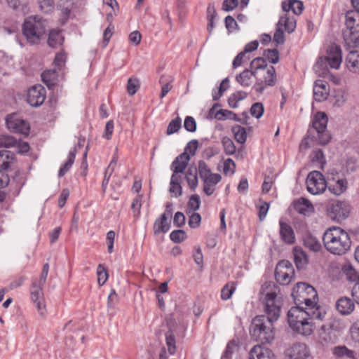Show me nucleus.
<instances>
[{
	"instance_id": "42",
	"label": "nucleus",
	"mask_w": 359,
	"mask_h": 359,
	"mask_svg": "<svg viewBox=\"0 0 359 359\" xmlns=\"http://www.w3.org/2000/svg\"><path fill=\"white\" fill-rule=\"evenodd\" d=\"M247 97V93L243 91H236L233 93L229 98V104L232 108L238 107L237 103L244 100Z\"/></svg>"
},
{
	"instance_id": "63",
	"label": "nucleus",
	"mask_w": 359,
	"mask_h": 359,
	"mask_svg": "<svg viewBox=\"0 0 359 359\" xmlns=\"http://www.w3.org/2000/svg\"><path fill=\"white\" fill-rule=\"evenodd\" d=\"M115 236H116V234L114 231H109L107 233L106 241H107V250H108L109 253H111L113 252Z\"/></svg>"
},
{
	"instance_id": "47",
	"label": "nucleus",
	"mask_w": 359,
	"mask_h": 359,
	"mask_svg": "<svg viewBox=\"0 0 359 359\" xmlns=\"http://www.w3.org/2000/svg\"><path fill=\"white\" fill-rule=\"evenodd\" d=\"M329 327L334 331H340L345 328L346 325L343 320L337 317L331 318L329 323Z\"/></svg>"
},
{
	"instance_id": "61",
	"label": "nucleus",
	"mask_w": 359,
	"mask_h": 359,
	"mask_svg": "<svg viewBox=\"0 0 359 359\" xmlns=\"http://www.w3.org/2000/svg\"><path fill=\"white\" fill-rule=\"evenodd\" d=\"M67 55L64 52L58 53L55 55V58L54 60L55 66L57 67L58 69H60L66 62Z\"/></svg>"
},
{
	"instance_id": "36",
	"label": "nucleus",
	"mask_w": 359,
	"mask_h": 359,
	"mask_svg": "<svg viewBox=\"0 0 359 359\" xmlns=\"http://www.w3.org/2000/svg\"><path fill=\"white\" fill-rule=\"evenodd\" d=\"M198 170L199 176L203 182L210 179L214 175H220L219 174L212 173L208 164L203 161H199Z\"/></svg>"
},
{
	"instance_id": "62",
	"label": "nucleus",
	"mask_w": 359,
	"mask_h": 359,
	"mask_svg": "<svg viewBox=\"0 0 359 359\" xmlns=\"http://www.w3.org/2000/svg\"><path fill=\"white\" fill-rule=\"evenodd\" d=\"M249 60V57H246V54L243 51L238 53L233 61V67L234 69L240 67L244 62Z\"/></svg>"
},
{
	"instance_id": "39",
	"label": "nucleus",
	"mask_w": 359,
	"mask_h": 359,
	"mask_svg": "<svg viewBox=\"0 0 359 359\" xmlns=\"http://www.w3.org/2000/svg\"><path fill=\"white\" fill-rule=\"evenodd\" d=\"M310 157L312 163L316 164V166L317 168L323 169L325 164V158L320 149L313 151Z\"/></svg>"
},
{
	"instance_id": "34",
	"label": "nucleus",
	"mask_w": 359,
	"mask_h": 359,
	"mask_svg": "<svg viewBox=\"0 0 359 359\" xmlns=\"http://www.w3.org/2000/svg\"><path fill=\"white\" fill-rule=\"evenodd\" d=\"M252 76L255 77L256 75L248 69H246L236 76V80L241 86L248 87L252 83Z\"/></svg>"
},
{
	"instance_id": "9",
	"label": "nucleus",
	"mask_w": 359,
	"mask_h": 359,
	"mask_svg": "<svg viewBox=\"0 0 359 359\" xmlns=\"http://www.w3.org/2000/svg\"><path fill=\"white\" fill-rule=\"evenodd\" d=\"M294 275V269L291 263L287 260L278 262L275 271V277L277 282L282 285L290 283Z\"/></svg>"
},
{
	"instance_id": "46",
	"label": "nucleus",
	"mask_w": 359,
	"mask_h": 359,
	"mask_svg": "<svg viewBox=\"0 0 359 359\" xmlns=\"http://www.w3.org/2000/svg\"><path fill=\"white\" fill-rule=\"evenodd\" d=\"M343 270L348 280L355 281L359 279V273L351 264H346L344 266Z\"/></svg>"
},
{
	"instance_id": "6",
	"label": "nucleus",
	"mask_w": 359,
	"mask_h": 359,
	"mask_svg": "<svg viewBox=\"0 0 359 359\" xmlns=\"http://www.w3.org/2000/svg\"><path fill=\"white\" fill-rule=\"evenodd\" d=\"M341 62V50L339 46L333 44L329 48L327 56L318 58L313 69L318 72L320 69L326 68L328 65L331 68L337 69L339 68Z\"/></svg>"
},
{
	"instance_id": "38",
	"label": "nucleus",
	"mask_w": 359,
	"mask_h": 359,
	"mask_svg": "<svg viewBox=\"0 0 359 359\" xmlns=\"http://www.w3.org/2000/svg\"><path fill=\"white\" fill-rule=\"evenodd\" d=\"M13 160V154L9 151H0V172L6 170L12 163Z\"/></svg>"
},
{
	"instance_id": "51",
	"label": "nucleus",
	"mask_w": 359,
	"mask_h": 359,
	"mask_svg": "<svg viewBox=\"0 0 359 359\" xmlns=\"http://www.w3.org/2000/svg\"><path fill=\"white\" fill-rule=\"evenodd\" d=\"M38 4L40 9L46 13L51 12L54 8L53 0H38Z\"/></svg>"
},
{
	"instance_id": "15",
	"label": "nucleus",
	"mask_w": 359,
	"mask_h": 359,
	"mask_svg": "<svg viewBox=\"0 0 359 359\" xmlns=\"http://www.w3.org/2000/svg\"><path fill=\"white\" fill-rule=\"evenodd\" d=\"M276 83V72L273 67L267 68L264 74V79L261 82H257L255 88L257 92L262 93L266 86H273Z\"/></svg>"
},
{
	"instance_id": "32",
	"label": "nucleus",
	"mask_w": 359,
	"mask_h": 359,
	"mask_svg": "<svg viewBox=\"0 0 359 359\" xmlns=\"http://www.w3.org/2000/svg\"><path fill=\"white\" fill-rule=\"evenodd\" d=\"M42 81L48 88L55 86L58 80V74L56 69H48L41 74Z\"/></svg>"
},
{
	"instance_id": "44",
	"label": "nucleus",
	"mask_w": 359,
	"mask_h": 359,
	"mask_svg": "<svg viewBox=\"0 0 359 359\" xmlns=\"http://www.w3.org/2000/svg\"><path fill=\"white\" fill-rule=\"evenodd\" d=\"M18 144L15 137L11 135H0V147H13Z\"/></svg>"
},
{
	"instance_id": "18",
	"label": "nucleus",
	"mask_w": 359,
	"mask_h": 359,
	"mask_svg": "<svg viewBox=\"0 0 359 359\" xmlns=\"http://www.w3.org/2000/svg\"><path fill=\"white\" fill-rule=\"evenodd\" d=\"M189 161V154L184 152L179 155L172 163L170 169L173 172L172 175H179L182 173Z\"/></svg>"
},
{
	"instance_id": "22",
	"label": "nucleus",
	"mask_w": 359,
	"mask_h": 359,
	"mask_svg": "<svg viewBox=\"0 0 359 359\" xmlns=\"http://www.w3.org/2000/svg\"><path fill=\"white\" fill-rule=\"evenodd\" d=\"M337 310L342 315H350L355 309L354 302L348 297H343L336 302Z\"/></svg>"
},
{
	"instance_id": "12",
	"label": "nucleus",
	"mask_w": 359,
	"mask_h": 359,
	"mask_svg": "<svg viewBox=\"0 0 359 359\" xmlns=\"http://www.w3.org/2000/svg\"><path fill=\"white\" fill-rule=\"evenodd\" d=\"M31 299L34 304L39 314L44 318L46 316L47 310L42 291V286L38 285L36 281H33L30 290Z\"/></svg>"
},
{
	"instance_id": "40",
	"label": "nucleus",
	"mask_w": 359,
	"mask_h": 359,
	"mask_svg": "<svg viewBox=\"0 0 359 359\" xmlns=\"http://www.w3.org/2000/svg\"><path fill=\"white\" fill-rule=\"evenodd\" d=\"M235 140L241 144H244L247 140V133L245 129L241 126L236 125L232 127Z\"/></svg>"
},
{
	"instance_id": "20",
	"label": "nucleus",
	"mask_w": 359,
	"mask_h": 359,
	"mask_svg": "<svg viewBox=\"0 0 359 359\" xmlns=\"http://www.w3.org/2000/svg\"><path fill=\"white\" fill-rule=\"evenodd\" d=\"M279 225L281 239L287 244H293L295 242V235L291 226L283 220L279 221Z\"/></svg>"
},
{
	"instance_id": "45",
	"label": "nucleus",
	"mask_w": 359,
	"mask_h": 359,
	"mask_svg": "<svg viewBox=\"0 0 359 359\" xmlns=\"http://www.w3.org/2000/svg\"><path fill=\"white\" fill-rule=\"evenodd\" d=\"M222 144L224 147V151L227 155H233L236 152V146L233 141L227 137H224L222 140Z\"/></svg>"
},
{
	"instance_id": "53",
	"label": "nucleus",
	"mask_w": 359,
	"mask_h": 359,
	"mask_svg": "<svg viewBox=\"0 0 359 359\" xmlns=\"http://www.w3.org/2000/svg\"><path fill=\"white\" fill-rule=\"evenodd\" d=\"M97 281L100 285H103L108 278V274L104 267L99 264L97 269Z\"/></svg>"
},
{
	"instance_id": "59",
	"label": "nucleus",
	"mask_w": 359,
	"mask_h": 359,
	"mask_svg": "<svg viewBox=\"0 0 359 359\" xmlns=\"http://www.w3.org/2000/svg\"><path fill=\"white\" fill-rule=\"evenodd\" d=\"M334 353L336 355L339 356H347L350 358H354V353L353 351L348 349L345 346H340L335 348Z\"/></svg>"
},
{
	"instance_id": "37",
	"label": "nucleus",
	"mask_w": 359,
	"mask_h": 359,
	"mask_svg": "<svg viewBox=\"0 0 359 359\" xmlns=\"http://www.w3.org/2000/svg\"><path fill=\"white\" fill-rule=\"evenodd\" d=\"M64 37L60 31L52 30L50 32L48 39V43L49 46L52 48H57L62 45Z\"/></svg>"
},
{
	"instance_id": "64",
	"label": "nucleus",
	"mask_w": 359,
	"mask_h": 359,
	"mask_svg": "<svg viewBox=\"0 0 359 359\" xmlns=\"http://www.w3.org/2000/svg\"><path fill=\"white\" fill-rule=\"evenodd\" d=\"M238 5V0H224L222 4V9L229 12L236 8Z\"/></svg>"
},
{
	"instance_id": "49",
	"label": "nucleus",
	"mask_w": 359,
	"mask_h": 359,
	"mask_svg": "<svg viewBox=\"0 0 359 359\" xmlns=\"http://www.w3.org/2000/svg\"><path fill=\"white\" fill-rule=\"evenodd\" d=\"M170 238L173 242L179 243L187 238V234L183 230H175L170 233Z\"/></svg>"
},
{
	"instance_id": "55",
	"label": "nucleus",
	"mask_w": 359,
	"mask_h": 359,
	"mask_svg": "<svg viewBox=\"0 0 359 359\" xmlns=\"http://www.w3.org/2000/svg\"><path fill=\"white\" fill-rule=\"evenodd\" d=\"M236 164L231 158H227L224 162L223 172L227 175H233L235 172Z\"/></svg>"
},
{
	"instance_id": "28",
	"label": "nucleus",
	"mask_w": 359,
	"mask_h": 359,
	"mask_svg": "<svg viewBox=\"0 0 359 359\" xmlns=\"http://www.w3.org/2000/svg\"><path fill=\"white\" fill-rule=\"evenodd\" d=\"M218 107V104H215L212 108L210 109L208 113V116L211 118H217L218 120H223L226 118H233L231 116H236V114L233 113L231 111L220 109L215 111L216 107Z\"/></svg>"
},
{
	"instance_id": "48",
	"label": "nucleus",
	"mask_w": 359,
	"mask_h": 359,
	"mask_svg": "<svg viewBox=\"0 0 359 359\" xmlns=\"http://www.w3.org/2000/svg\"><path fill=\"white\" fill-rule=\"evenodd\" d=\"M181 126L182 120L180 118L177 117L172 120L167 128V135H170L175 133H177L180 129Z\"/></svg>"
},
{
	"instance_id": "19",
	"label": "nucleus",
	"mask_w": 359,
	"mask_h": 359,
	"mask_svg": "<svg viewBox=\"0 0 359 359\" xmlns=\"http://www.w3.org/2000/svg\"><path fill=\"white\" fill-rule=\"evenodd\" d=\"M327 187L330 192L336 196H339L346 190L347 182L343 178L333 177L330 180Z\"/></svg>"
},
{
	"instance_id": "27",
	"label": "nucleus",
	"mask_w": 359,
	"mask_h": 359,
	"mask_svg": "<svg viewBox=\"0 0 359 359\" xmlns=\"http://www.w3.org/2000/svg\"><path fill=\"white\" fill-rule=\"evenodd\" d=\"M293 253L297 267L298 269L306 267L309 263V258L306 252L300 247H295Z\"/></svg>"
},
{
	"instance_id": "14",
	"label": "nucleus",
	"mask_w": 359,
	"mask_h": 359,
	"mask_svg": "<svg viewBox=\"0 0 359 359\" xmlns=\"http://www.w3.org/2000/svg\"><path fill=\"white\" fill-rule=\"evenodd\" d=\"M286 355L290 359H306L310 356V351L306 344L297 343L287 349Z\"/></svg>"
},
{
	"instance_id": "17",
	"label": "nucleus",
	"mask_w": 359,
	"mask_h": 359,
	"mask_svg": "<svg viewBox=\"0 0 359 359\" xmlns=\"http://www.w3.org/2000/svg\"><path fill=\"white\" fill-rule=\"evenodd\" d=\"M329 84L323 80H317L313 86V97L317 102H323L328 97Z\"/></svg>"
},
{
	"instance_id": "33",
	"label": "nucleus",
	"mask_w": 359,
	"mask_h": 359,
	"mask_svg": "<svg viewBox=\"0 0 359 359\" xmlns=\"http://www.w3.org/2000/svg\"><path fill=\"white\" fill-rule=\"evenodd\" d=\"M222 180L221 175H214L210 179L203 181V191L207 196H211L215 190V185Z\"/></svg>"
},
{
	"instance_id": "57",
	"label": "nucleus",
	"mask_w": 359,
	"mask_h": 359,
	"mask_svg": "<svg viewBox=\"0 0 359 359\" xmlns=\"http://www.w3.org/2000/svg\"><path fill=\"white\" fill-rule=\"evenodd\" d=\"M264 55L269 60V61L273 64H276L279 60V54L276 49H268L265 51Z\"/></svg>"
},
{
	"instance_id": "7",
	"label": "nucleus",
	"mask_w": 359,
	"mask_h": 359,
	"mask_svg": "<svg viewBox=\"0 0 359 359\" xmlns=\"http://www.w3.org/2000/svg\"><path fill=\"white\" fill-rule=\"evenodd\" d=\"M327 116L325 113L317 112L312 120V126L318 133V138L320 144H326L330 142V135L326 130Z\"/></svg>"
},
{
	"instance_id": "13",
	"label": "nucleus",
	"mask_w": 359,
	"mask_h": 359,
	"mask_svg": "<svg viewBox=\"0 0 359 359\" xmlns=\"http://www.w3.org/2000/svg\"><path fill=\"white\" fill-rule=\"evenodd\" d=\"M46 98V90L41 85L32 86L27 92V102L32 107L41 105Z\"/></svg>"
},
{
	"instance_id": "54",
	"label": "nucleus",
	"mask_w": 359,
	"mask_h": 359,
	"mask_svg": "<svg viewBox=\"0 0 359 359\" xmlns=\"http://www.w3.org/2000/svg\"><path fill=\"white\" fill-rule=\"evenodd\" d=\"M166 344L168 346V351L170 355H173L175 353V339L173 334L171 332L166 334Z\"/></svg>"
},
{
	"instance_id": "11",
	"label": "nucleus",
	"mask_w": 359,
	"mask_h": 359,
	"mask_svg": "<svg viewBox=\"0 0 359 359\" xmlns=\"http://www.w3.org/2000/svg\"><path fill=\"white\" fill-rule=\"evenodd\" d=\"M6 123L8 128L14 133H20L25 136L29 133V124L15 114L8 115L6 118Z\"/></svg>"
},
{
	"instance_id": "21",
	"label": "nucleus",
	"mask_w": 359,
	"mask_h": 359,
	"mask_svg": "<svg viewBox=\"0 0 359 359\" xmlns=\"http://www.w3.org/2000/svg\"><path fill=\"white\" fill-rule=\"evenodd\" d=\"M250 359H275L273 352L261 346H255L250 351Z\"/></svg>"
},
{
	"instance_id": "25",
	"label": "nucleus",
	"mask_w": 359,
	"mask_h": 359,
	"mask_svg": "<svg viewBox=\"0 0 359 359\" xmlns=\"http://www.w3.org/2000/svg\"><path fill=\"white\" fill-rule=\"evenodd\" d=\"M346 66L353 73L359 72V51L351 50L346 58Z\"/></svg>"
},
{
	"instance_id": "41",
	"label": "nucleus",
	"mask_w": 359,
	"mask_h": 359,
	"mask_svg": "<svg viewBox=\"0 0 359 359\" xmlns=\"http://www.w3.org/2000/svg\"><path fill=\"white\" fill-rule=\"evenodd\" d=\"M267 65L266 62V60L262 57H257L255 58L250 65V69L253 74L255 75L257 74V72L259 69H264L266 67Z\"/></svg>"
},
{
	"instance_id": "4",
	"label": "nucleus",
	"mask_w": 359,
	"mask_h": 359,
	"mask_svg": "<svg viewBox=\"0 0 359 359\" xmlns=\"http://www.w3.org/2000/svg\"><path fill=\"white\" fill-rule=\"evenodd\" d=\"M292 298L296 305L304 304L306 309L320 308L318 305V297L315 288L305 283H298L293 287Z\"/></svg>"
},
{
	"instance_id": "30",
	"label": "nucleus",
	"mask_w": 359,
	"mask_h": 359,
	"mask_svg": "<svg viewBox=\"0 0 359 359\" xmlns=\"http://www.w3.org/2000/svg\"><path fill=\"white\" fill-rule=\"evenodd\" d=\"M282 8L286 13L291 11L293 13L299 15L303 10V4L300 1L290 0L287 2L284 1L282 3Z\"/></svg>"
},
{
	"instance_id": "24",
	"label": "nucleus",
	"mask_w": 359,
	"mask_h": 359,
	"mask_svg": "<svg viewBox=\"0 0 359 359\" xmlns=\"http://www.w3.org/2000/svg\"><path fill=\"white\" fill-rule=\"evenodd\" d=\"M277 26L287 32L291 33L296 28V20L292 15L285 13L280 16Z\"/></svg>"
},
{
	"instance_id": "16",
	"label": "nucleus",
	"mask_w": 359,
	"mask_h": 359,
	"mask_svg": "<svg viewBox=\"0 0 359 359\" xmlns=\"http://www.w3.org/2000/svg\"><path fill=\"white\" fill-rule=\"evenodd\" d=\"M170 217L171 212L166 210L165 212L155 220L153 227L154 234L157 235L161 233H166L169 231L170 227Z\"/></svg>"
},
{
	"instance_id": "35",
	"label": "nucleus",
	"mask_w": 359,
	"mask_h": 359,
	"mask_svg": "<svg viewBox=\"0 0 359 359\" xmlns=\"http://www.w3.org/2000/svg\"><path fill=\"white\" fill-rule=\"evenodd\" d=\"M76 156V148L71 149L67 156V161L60 167L58 176L60 177H63L72 168Z\"/></svg>"
},
{
	"instance_id": "58",
	"label": "nucleus",
	"mask_w": 359,
	"mask_h": 359,
	"mask_svg": "<svg viewBox=\"0 0 359 359\" xmlns=\"http://www.w3.org/2000/svg\"><path fill=\"white\" fill-rule=\"evenodd\" d=\"M200 205L201 199L199 196L196 194L191 196L188 203L189 208L193 211H196L199 209Z\"/></svg>"
},
{
	"instance_id": "2",
	"label": "nucleus",
	"mask_w": 359,
	"mask_h": 359,
	"mask_svg": "<svg viewBox=\"0 0 359 359\" xmlns=\"http://www.w3.org/2000/svg\"><path fill=\"white\" fill-rule=\"evenodd\" d=\"M326 312L321 308L306 309L299 305L292 307L287 313L290 327L298 334L310 335L313 332V320H323Z\"/></svg>"
},
{
	"instance_id": "43",
	"label": "nucleus",
	"mask_w": 359,
	"mask_h": 359,
	"mask_svg": "<svg viewBox=\"0 0 359 359\" xmlns=\"http://www.w3.org/2000/svg\"><path fill=\"white\" fill-rule=\"evenodd\" d=\"M236 290V284L234 282L228 283L221 291V298L223 300L230 299Z\"/></svg>"
},
{
	"instance_id": "26",
	"label": "nucleus",
	"mask_w": 359,
	"mask_h": 359,
	"mask_svg": "<svg viewBox=\"0 0 359 359\" xmlns=\"http://www.w3.org/2000/svg\"><path fill=\"white\" fill-rule=\"evenodd\" d=\"M294 210L305 216L309 215L313 211V207L312 204L304 198H301L294 203Z\"/></svg>"
},
{
	"instance_id": "8",
	"label": "nucleus",
	"mask_w": 359,
	"mask_h": 359,
	"mask_svg": "<svg viewBox=\"0 0 359 359\" xmlns=\"http://www.w3.org/2000/svg\"><path fill=\"white\" fill-rule=\"evenodd\" d=\"M306 184L307 191L313 195H318L323 193L327 187L324 176L319 171L309 172Z\"/></svg>"
},
{
	"instance_id": "52",
	"label": "nucleus",
	"mask_w": 359,
	"mask_h": 359,
	"mask_svg": "<svg viewBox=\"0 0 359 359\" xmlns=\"http://www.w3.org/2000/svg\"><path fill=\"white\" fill-rule=\"evenodd\" d=\"M140 88V82L137 79H129L127 85V91L130 95H133L136 93Z\"/></svg>"
},
{
	"instance_id": "10",
	"label": "nucleus",
	"mask_w": 359,
	"mask_h": 359,
	"mask_svg": "<svg viewBox=\"0 0 359 359\" xmlns=\"http://www.w3.org/2000/svg\"><path fill=\"white\" fill-rule=\"evenodd\" d=\"M330 217L341 221L348 217L351 212V205L347 201H335L327 208Z\"/></svg>"
},
{
	"instance_id": "29",
	"label": "nucleus",
	"mask_w": 359,
	"mask_h": 359,
	"mask_svg": "<svg viewBox=\"0 0 359 359\" xmlns=\"http://www.w3.org/2000/svg\"><path fill=\"white\" fill-rule=\"evenodd\" d=\"M181 175H172L170 182V193L175 197H179L182 195Z\"/></svg>"
},
{
	"instance_id": "56",
	"label": "nucleus",
	"mask_w": 359,
	"mask_h": 359,
	"mask_svg": "<svg viewBox=\"0 0 359 359\" xmlns=\"http://www.w3.org/2000/svg\"><path fill=\"white\" fill-rule=\"evenodd\" d=\"M186 180L191 189L194 190L198 184V177L196 173L188 172L186 175Z\"/></svg>"
},
{
	"instance_id": "31",
	"label": "nucleus",
	"mask_w": 359,
	"mask_h": 359,
	"mask_svg": "<svg viewBox=\"0 0 359 359\" xmlns=\"http://www.w3.org/2000/svg\"><path fill=\"white\" fill-rule=\"evenodd\" d=\"M303 243L304 245L311 251L317 252L322 249L321 244L318 238L311 234L304 236Z\"/></svg>"
},
{
	"instance_id": "5",
	"label": "nucleus",
	"mask_w": 359,
	"mask_h": 359,
	"mask_svg": "<svg viewBox=\"0 0 359 359\" xmlns=\"http://www.w3.org/2000/svg\"><path fill=\"white\" fill-rule=\"evenodd\" d=\"M46 22L38 16H30L25 19L22 25V33L27 42L37 44L46 32Z\"/></svg>"
},
{
	"instance_id": "50",
	"label": "nucleus",
	"mask_w": 359,
	"mask_h": 359,
	"mask_svg": "<svg viewBox=\"0 0 359 359\" xmlns=\"http://www.w3.org/2000/svg\"><path fill=\"white\" fill-rule=\"evenodd\" d=\"M250 114L256 118H259L264 113V106L260 102L253 104L250 110Z\"/></svg>"
},
{
	"instance_id": "1",
	"label": "nucleus",
	"mask_w": 359,
	"mask_h": 359,
	"mask_svg": "<svg viewBox=\"0 0 359 359\" xmlns=\"http://www.w3.org/2000/svg\"><path fill=\"white\" fill-rule=\"evenodd\" d=\"M259 299L265 304V316H256L252 321L250 333L255 341L269 344L275 339L273 323L278 320L282 306V297L279 287L272 282L262 285Z\"/></svg>"
},
{
	"instance_id": "3",
	"label": "nucleus",
	"mask_w": 359,
	"mask_h": 359,
	"mask_svg": "<svg viewBox=\"0 0 359 359\" xmlns=\"http://www.w3.org/2000/svg\"><path fill=\"white\" fill-rule=\"evenodd\" d=\"M325 248L334 255H343L351 248V238L346 231L339 226L328 228L323 233Z\"/></svg>"
},
{
	"instance_id": "23",
	"label": "nucleus",
	"mask_w": 359,
	"mask_h": 359,
	"mask_svg": "<svg viewBox=\"0 0 359 359\" xmlns=\"http://www.w3.org/2000/svg\"><path fill=\"white\" fill-rule=\"evenodd\" d=\"M346 25L351 34L359 32V12L349 11L346 14Z\"/></svg>"
},
{
	"instance_id": "60",
	"label": "nucleus",
	"mask_w": 359,
	"mask_h": 359,
	"mask_svg": "<svg viewBox=\"0 0 359 359\" xmlns=\"http://www.w3.org/2000/svg\"><path fill=\"white\" fill-rule=\"evenodd\" d=\"M184 128L189 132H194L196 130V123L194 118L191 116H187L184 123Z\"/></svg>"
}]
</instances>
